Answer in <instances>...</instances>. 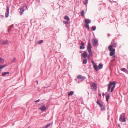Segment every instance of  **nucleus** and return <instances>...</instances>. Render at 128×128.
Wrapping results in <instances>:
<instances>
[{
  "instance_id": "obj_26",
  "label": "nucleus",
  "mask_w": 128,
  "mask_h": 128,
  "mask_svg": "<svg viewBox=\"0 0 128 128\" xmlns=\"http://www.w3.org/2000/svg\"><path fill=\"white\" fill-rule=\"evenodd\" d=\"M84 10H82V12L81 13V15L82 16H84Z\"/></svg>"
},
{
  "instance_id": "obj_2",
  "label": "nucleus",
  "mask_w": 128,
  "mask_h": 128,
  "mask_svg": "<svg viewBox=\"0 0 128 128\" xmlns=\"http://www.w3.org/2000/svg\"><path fill=\"white\" fill-rule=\"evenodd\" d=\"M92 47L91 44L90 43H88L87 47V49L91 56H92V52L91 50Z\"/></svg>"
},
{
  "instance_id": "obj_12",
  "label": "nucleus",
  "mask_w": 128,
  "mask_h": 128,
  "mask_svg": "<svg viewBox=\"0 0 128 128\" xmlns=\"http://www.w3.org/2000/svg\"><path fill=\"white\" fill-rule=\"evenodd\" d=\"M113 46L112 45L109 46L108 47V49L110 52L113 51V50H115V49L112 48Z\"/></svg>"
},
{
  "instance_id": "obj_18",
  "label": "nucleus",
  "mask_w": 128,
  "mask_h": 128,
  "mask_svg": "<svg viewBox=\"0 0 128 128\" xmlns=\"http://www.w3.org/2000/svg\"><path fill=\"white\" fill-rule=\"evenodd\" d=\"M4 60L2 58L0 57V63H3L4 62Z\"/></svg>"
},
{
  "instance_id": "obj_29",
  "label": "nucleus",
  "mask_w": 128,
  "mask_h": 128,
  "mask_svg": "<svg viewBox=\"0 0 128 128\" xmlns=\"http://www.w3.org/2000/svg\"><path fill=\"white\" fill-rule=\"evenodd\" d=\"M96 27L94 26H92V29L93 30H96Z\"/></svg>"
},
{
  "instance_id": "obj_17",
  "label": "nucleus",
  "mask_w": 128,
  "mask_h": 128,
  "mask_svg": "<svg viewBox=\"0 0 128 128\" xmlns=\"http://www.w3.org/2000/svg\"><path fill=\"white\" fill-rule=\"evenodd\" d=\"M9 72H4L2 73V75L3 76H4L7 74H9Z\"/></svg>"
},
{
  "instance_id": "obj_35",
  "label": "nucleus",
  "mask_w": 128,
  "mask_h": 128,
  "mask_svg": "<svg viewBox=\"0 0 128 128\" xmlns=\"http://www.w3.org/2000/svg\"><path fill=\"white\" fill-rule=\"evenodd\" d=\"M91 62H92V64H93V66H94V65L96 64L95 63H94V62L93 61H92Z\"/></svg>"
},
{
  "instance_id": "obj_3",
  "label": "nucleus",
  "mask_w": 128,
  "mask_h": 128,
  "mask_svg": "<svg viewBox=\"0 0 128 128\" xmlns=\"http://www.w3.org/2000/svg\"><path fill=\"white\" fill-rule=\"evenodd\" d=\"M125 115L124 113H123L120 116V120L122 122H126V120L125 118Z\"/></svg>"
},
{
  "instance_id": "obj_31",
  "label": "nucleus",
  "mask_w": 128,
  "mask_h": 128,
  "mask_svg": "<svg viewBox=\"0 0 128 128\" xmlns=\"http://www.w3.org/2000/svg\"><path fill=\"white\" fill-rule=\"evenodd\" d=\"M85 27L87 28H88L89 30V25L88 24H86L85 25Z\"/></svg>"
},
{
  "instance_id": "obj_41",
  "label": "nucleus",
  "mask_w": 128,
  "mask_h": 128,
  "mask_svg": "<svg viewBox=\"0 0 128 128\" xmlns=\"http://www.w3.org/2000/svg\"><path fill=\"white\" fill-rule=\"evenodd\" d=\"M99 96H101V94H99Z\"/></svg>"
},
{
  "instance_id": "obj_6",
  "label": "nucleus",
  "mask_w": 128,
  "mask_h": 128,
  "mask_svg": "<svg viewBox=\"0 0 128 128\" xmlns=\"http://www.w3.org/2000/svg\"><path fill=\"white\" fill-rule=\"evenodd\" d=\"M47 108L46 107L45 105L44 104H42L40 106V109L42 111L44 112L45 111Z\"/></svg>"
},
{
  "instance_id": "obj_21",
  "label": "nucleus",
  "mask_w": 128,
  "mask_h": 128,
  "mask_svg": "<svg viewBox=\"0 0 128 128\" xmlns=\"http://www.w3.org/2000/svg\"><path fill=\"white\" fill-rule=\"evenodd\" d=\"M6 66V64H4L3 65H0V69L3 68H4Z\"/></svg>"
},
{
  "instance_id": "obj_1",
  "label": "nucleus",
  "mask_w": 128,
  "mask_h": 128,
  "mask_svg": "<svg viewBox=\"0 0 128 128\" xmlns=\"http://www.w3.org/2000/svg\"><path fill=\"white\" fill-rule=\"evenodd\" d=\"M116 84V82H110L108 85V90L110 91V89H111L110 92H112L114 90L115 85Z\"/></svg>"
},
{
  "instance_id": "obj_5",
  "label": "nucleus",
  "mask_w": 128,
  "mask_h": 128,
  "mask_svg": "<svg viewBox=\"0 0 128 128\" xmlns=\"http://www.w3.org/2000/svg\"><path fill=\"white\" fill-rule=\"evenodd\" d=\"M113 50V51L110 52V56H112V57L113 58H114V59L112 60V61H113L114 60V59L115 57V56L114 55V54H115V50Z\"/></svg>"
},
{
  "instance_id": "obj_16",
  "label": "nucleus",
  "mask_w": 128,
  "mask_h": 128,
  "mask_svg": "<svg viewBox=\"0 0 128 128\" xmlns=\"http://www.w3.org/2000/svg\"><path fill=\"white\" fill-rule=\"evenodd\" d=\"M85 22L86 24H88L90 23V20L88 19H86L85 20Z\"/></svg>"
},
{
  "instance_id": "obj_36",
  "label": "nucleus",
  "mask_w": 128,
  "mask_h": 128,
  "mask_svg": "<svg viewBox=\"0 0 128 128\" xmlns=\"http://www.w3.org/2000/svg\"><path fill=\"white\" fill-rule=\"evenodd\" d=\"M39 101H40V100L38 99V100H36V101H35V102H39Z\"/></svg>"
},
{
  "instance_id": "obj_20",
  "label": "nucleus",
  "mask_w": 128,
  "mask_h": 128,
  "mask_svg": "<svg viewBox=\"0 0 128 128\" xmlns=\"http://www.w3.org/2000/svg\"><path fill=\"white\" fill-rule=\"evenodd\" d=\"M110 97V96L109 94L106 95V99L107 102L108 101V99Z\"/></svg>"
},
{
  "instance_id": "obj_39",
  "label": "nucleus",
  "mask_w": 128,
  "mask_h": 128,
  "mask_svg": "<svg viewBox=\"0 0 128 128\" xmlns=\"http://www.w3.org/2000/svg\"><path fill=\"white\" fill-rule=\"evenodd\" d=\"M24 7H26V8H27V6H24Z\"/></svg>"
},
{
  "instance_id": "obj_11",
  "label": "nucleus",
  "mask_w": 128,
  "mask_h": 128,
  "mask_svg": "<svg viewBox=\"0 0 128 128\" xmlns=\"http://www.w3.org/2000/svg\"><path fill=\"white\" fill-rule=\"evenodd\" d=\"M98 40L96 39H94L92 41V43L93 45L96 46L97 44Z\"/></svg>"
},
{
  "instance_id": "obj_22",
  "label": "nucleus",
  "mask_w": 128,
  "mask_h": 128,
  "mask_svg": "<svg viewBox=\"0 0 128 128\" xmlns=\"http://www.w3.org/2000/svg\"><path fill=\"white\" fill-rule=\"evenodd\" d=\"M51 125V124L50 123L48 124L44 127V128H48V127L50 126Z\"/></svg>"
},
{
  "instance_id": "obj_23",
  "label": "nucleus",
  "mask_w": 128,
  "mask_h": 128,
  "mask_svg": "<svg viewBox=\"0 0 128 128\" xmlns=\"http://www.w3.org/2000/svg\"><path fill=\"white\" fill-rule=\"evenodd\" d=\"M64 18L68 21L70 20V18L67 16H65Z\"/></svg>"
},
{
  "instance_id": "obj_24",
  "label": "nucleus",
  "mask_w": 128,
  "mask_h": 128,
  "mask_svg": "<svg viewBox=\"0 0 128 128\" xmlns=\"http://www.w3.org/2000/svg\"><path fill=\"white\" fill-rule=\"evenodd\" d=\"M103 67V65L101 64H100L98 65V68L99 69H101Z\"/></svg>"
},
{
  "instance_id": "obj_42",
  "label": "nucleus",
  "mask_w": 128,
  "mask_h": 128,
  "mask_svg": "<svg viewBox=\"0 0 128 128\" xmlns=\"http://www.w3.org/2000/svg\"><path fill=\"white\" fill-rule=\"evenodd\" d=\"M36 82L37 83V84H38V81H36Z\"/></svg>"
},
{
  "instance_id": "obj_34",
  "label": "nucleus",
  "mask_w": 128,
  "mask_h": 128,
  "mask_svg": "<svg viewBox=\"0 0 128 128\" xmlns=\"http://www.w3.org/2000/svg\"><path fill=\"white\" fill-rule=\"evenodd\" d=\"M83 46H80V49H82V48L84 49V47H82Z\"/></svg>"
},
{
  "instance_id": "obj_37",
  "label": "nucleus",
  "mask_w": 128,
  "mask_h": 128,
  "mask_svg": "<svg viewBox=\"0 0 128 128\" xmlns=\"http://www.w3.org/2000/svg\"><path fill=\"white\" fill-rule=\"evenodd\" d=\"M64 22V23L65 24H68V22L67 21Z\"/></svg>"
},
{
  "instance_id": "obj_27",
  "label": "nucleus",
  "mask_w": 128,
  "mask_h": 128,
  "mask_svg": "<svg viewBox=\"0 0 128 128\" xmlns=\"http://www.w3.org/2000/svg\"><path fill=\"white\" fill-rule=\"evenodd\" d=\"M121 70L122 71H124L125 72H126V71H127V70L125 68H122L121 69Z\"/></svg>"
},
{
  "instance_id": "obj_43",
  "label": "nucleus",
  "mask_w": 128,
  "mask_h": 128,
  "mask_svg": "<svg viewBox=\"0 0 128 128\" xmlns=\"http://www.w3.org/2000/svg\"><path fill=\"white\" fill-rule=\"evenodd\" d=\"M114 42V41H112V42Z\"/></svg>"
},
{
  "instance_id": "obj_10",
  "label": "nucleus",
  "mask_w": 128,
  "mask_h": 128,
  "mask_svg": "<svg viewBox=\"0 0 128 128\" xmlns=\"http://www.w3.org/2000/svg\"><path fill=\"white\" fill-rule=\"evenodd\" d=\"M0 42L1 44L3 45H6L8 43V41L1 40H0Z\"/></svg>"
},
{
  "instance_id": "obj_25",
  "label": "nucleus",
  "mask_w": 128,
  "mask_h": 128,
  "mask_svg": "<svg viewBox=\"0 0 128 128\" xmlns=\"http://www.w3.org/2000/svg\"><path fill=\"white\" fill-rule=\"evenodd\" d=\"M88 2V0H84V4L86 5Z\"/></svg>"
},
{
  "instance_id": "obj_8",
  "label": "nucleus",
  "mask_w": 128,
  "mask_h": 128,
  "mask_svg": "<svg viewBox=\"0 0 128 128\" xmlns=\"http://www.w3.org/2000/svg\"><path fill=\"white\" fill-rule=\"evenodd\" d=\"M9 10V7L8 6H7V7L6 10L5 14V16L6 17H7L8 16Z\"/></svg>"
},
{
  "instance_id": "obj_30",
  "label": "nucleus",
  "mask_w": 128,
  "mask_h": 128,
  "mask_svg": "<svg viewBox=\"0 0 128 128\" xmlns=\"http://www.w3.org/2000/svg\"><path fill=\"white\" fill-rule=\"evenodd\" d=\"M112 46H113L114 47H116V46L117 45L115 43L114 44H112Z\"/></svg>"
},
{
  "instance_id": "obj_19",
  "label": "nucleus",
  "mask_w": 128,
  "mask_h": 128,
  "mask_svg": "<svg viewBox=\"0 0 128 128\" xmlns=\"http://www.w3.org/2000/svg\"><path fill=\"white\" fill-rule=\"evenodd\" d=\"M74 93V92H73L70 91V92L68 93V96H72L73 94Z\"/></svg>"
},
{
  "instance_id": "obj_28",
  "label": "nucleus",
  "mask_w": 128,
  "mask_h": 128,
  "mask_svg": "<svg viewBox=\"0 0 128 128\" xmlns=\"http://www.w3.org/2000/svg\"><path fill=\"white\" fill-rule=\"evenodd\" d=\"M87 62V60L86 59H85L83 61V62L84 64H86V63Z\"/></svg>"
},
{
  "instance_id": "obj_32",
  "label": "nucleus",
  "mask_w": 128,
  "mask_h": 128,
  "mask_svg": "<svg viewBox=\"0 0 128 128\" xmlns=\"http://www.w3.org/2000/svg\"><path fill=\"white\" fill-rule=\"evenodd\" d=\"M43 42V40H40L38 43V44H40L41 43H42Z\"/></svg>"
},
{
  "instance_id": "obj_40",
  "label": "nucleus",
  "mask_w": 128,
  "mask_h": 128,
  "mask_svg": "<svg viewBox=\"0 0 128 128\" xmlns=\"http://www.w3.org/2000/svg\"><path fill=\"white\" fill-rule=\"evenodd\" d=\"M1 71H2V70H0V73L1 72Z\"/></svg>"
},
{
  "instance_id": "obj_15",
  "label": "nucleus",
  "mask_w": 128,
  "mask_h": 128,
  "mask_svg": "<svg viewBox=\"0 0 128 128\" xmlns=\"http://www.w3.org/2000/svg\"><path fill=\"white\" fill-rule=\"evenodd\" d=\"M87 56V52H84L82 54V56L84 57L85 58Z\"/></svg>"
},
{
  "instance_id": "obj_4",
  "label": "nucleus",
  "mask_w": 128,
  "mask_h": 128,
  "mask_svg": "<svg viewBox=\"0 0 128 128\" xmlns=\"http://www.w3.org/2000/svg\"><path fill=\"white\" fill-rule=\"evenodd\" d=\"M92 88L93 89H94L95 90H96L97 86L96 84L94 82H91L90 84Z\"/></svg>"
},
{
  "instance_id": "obj_9",
  "label": "nucleus",
  "mask_w": 128,
  "mask_h": 128,
  "mask_svg": "<svg viewBox=\"0 0 128 128\" xmlns=\"http://www.w3.org/2000/svg\"><path fill=\"white\" fill-rule=\"evenodd\" d=\"M77 78L80 80L81 81H82L85 78V77L82 76L81 75H80L77 76Z\"/></svg>"
},
{
  "instance_id": "obj_33",
  "label": "nucleus",
  "mask_w": 128,
  "mask_h": 128,
  "mask_svg": "<svg viewBox=\"0 0 128 128\" xmlns=\"http://www.w3.org/2000/svg\"><path fill=\"white\" fill-rule=\"evenodd\" d=\"M81 44L82 45V46H84V43L82 41H81Z\"/></svg>"
},
{
  "instance_id": "obj_14",
  "label": "nucleus",
  "mask_w": 128,
  "mask_h": 128,
  "mask_svg": "<svg viewBox=\"0 0 128 128\" xmlns=\"http://www.w3.org/2000/svg\"><path fill=\"white\" fill-rule=\"evenodd\" d=\"M93 67L94 70L96 71H97L98 70V67L97 65L95 64L93 66Z\"/></svg>"
},
{
  "instance_id": "obj_38",
  "label": "nucleus",
  "mask_w": 128,
  "mask_h": 128,
  "mask_svg": "<svg viewBox=\"0 0 128 128\" xmlns=\"http://www.w3.org/2000/svg\"><path fill=\"white\" fill-rule=\"evenodd\" d=\"M102 96H104V93H103L102 94Z\"/></svg>"
},
{
  "instance_id": "obj_13",
  "label": "nucleus",
  "mask_w": 128,
  "mask_h": 128,
  "mask_svg": "<svg viewBox=\"0 0 128 128\" xmlns=\"http://www.w3.org/2000/svg\"><path fill=\"white\" fill-rule=\"evenodd\" d=\"M24 11V10L23 8H20V15H22Z\"/></svg>"
},
{
  "instance_id": "obj_7",
  "label": "nucleus",
  "mask_w": 128,
  "mask_h": 128,
  "mask_svg": "<svg viewBox=\"0 0 128 128\" xmlns=\"http://www.w3.org/2000/svg\"><path fill=\"white\" fill-rule=\"evenodd\" d=\"M97 104L100 106L101 110H104V106L100 104L98 101H97Z\"/></svg>"
}]
</instances>
